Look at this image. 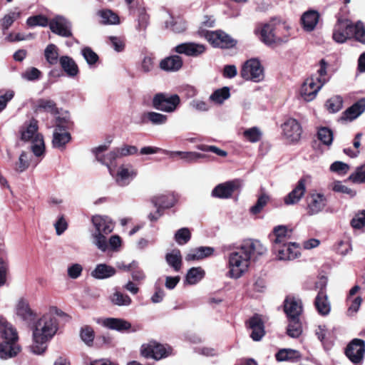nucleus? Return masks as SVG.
<instances>
[{"label":"nucleus","mask_w":365,"mask_h":365,"mask_svg":"<svg viewBox=\"0 0 365 365\" xmlns=\"http://www.w3.org/2000/svg\"><path fill=\"white\" fill-rule=\"evenodd\" d=\"M267 248L259 240H247L228 255L227 275L232 279L240 278L247 270L252 259L264 255Z\"/></svg>","instance_id":"nucleus-1"},{"label":"nucleus","mask_w":365,"mask_h":365,"mask_svg":"<svg viewBox=\"0 0 365 365\" xmlns=\"http://www.w3.org/2000/svg\"><path fill=\"white\" fill-rule=\"evenodd\" d=\"M57 319L46 314L39 318L32 329V343L29 351L34 354H43L47 349L48 342L58 331Z\"/></svg>","instance_id":"nucleus-2"},{"label":"nucleus","mask_w":365,"mask_h":365,"mask_svg":"<svg viewBox=\"0 0 365 365\" xmlns=\"http://www.w3.org/2000/svg\"><path fill=\"white\" fill-rule=\"evenodd\" d=\"M91 222L95 228L92 233L93 243L101 251L108 248L106 235L114 229V222L106 215H96L91 217Z\"/></svg>","instance_id":"nucleus-3"},{"label":"nucleus","mask_w":365,"mask_h":365,"mask_svg":"<svg viewBox=\"0 0 365 365\" xmlns=\"http://www.w3.org/2000/svg\"><path fill=\"white\" fill-rule=\"evenodd\" d=\"M21 139L31 144V150L36 157H43L45 153L43 137L38 132V121L32 119L21 128Z\"/></svg>","instance_id":"nucleus-4"},{"label":"nucleus","mask_w":365,"mask_h":365,"mask_svg":"<svg viewBox=\"0 0 365 365\" xmlns=\"http://www.w3.org/2000/svg\"><path fill=\"white\" fill-rule=\"evenodd\" d=\"M141 355L147 359L160 360L173 354V349L168 344H162L155 341L143 344L140 347Z\"/></svg>","instance_id":"nucleus-5"},{"label":"nucleus","mask_w":365,"mask_h":365,"mask_svg":"<svg viewBox=\"0 0 365 365\" xmlns=\"http://www.w3.org/2000/svg\"><path fill=\"white\" fill-rule=\"evenodd\" d=\"M180 104V98L177 94L166 93H156L153 98V106L160 111L173 113Z\"/></svg>","instance_id":"nucleus-6"},{"label":"nucleus","mask_w":365,"mask_h":365,"mask_svg":"<svg viewBox=\"0 0 365 365\" xmlns=\"http://www.w3.org/2000/svg\"><path fill=\"white\" fill-rule=\"evenodd\" d=\"M109 173L118 186H128L137 176V170L130 163H122L115 170L109 168Z\"/></svg>","instance_id":"nucleus-7"},{"label":"nucleus","mask_w":365,"mask_h":365,"mask_svg":"<svg viewBox=\"0 0 365 365\" xmlns=\"http://www.w3.org/2000/svg\"><path fill=\"white\" fill-rule=\"evenodd\" d=\"M240 76L246 81L258 83L264 78V69L258 59L251 58L242 65Z\"/></svg>","instance_id":"nucleus-8"},{"label":"nucleus","mask_w":365,"mask_h":365,"mask_svg":"<svg viewBox=\"0 0 365 365\" xmlns=\"http://www.w3.org/2000/svg\"><path fill=\"white\" fill-rule=\"evenodd\" d=\"M207 41L214 47L221 48H233L237 41L222 31H206L204 34Z\"/></svg>","instance_id":"nucleus-9"},{"label":"nucleus","mask_w":365,"mask_h":365,"mask_svg":"<svg viewBox=\"0 0 365 365\" xmlns=\"http://www.w3.org/2000/svg\"><path fill=\"white\" fill-rule=\"evenodd\" d=\"M275 31L274 20L265 24L261 31V40L267 45H280L287 42V34L281 35Z\"/></svg>","instance_id":"nucleus-10"},{"label":"nucleus","mask_w":365,"mask_h":365,"mask_svg":"<svg viewBox=\"0 0 365 365\" xmlns=\"http://www.w3.org/2000/svg\"><path fill=\"white\" fill-rule=\"evenodd\" d=\"M282 135L289 143H297L302 136V128L300 123L294 118L287 119L282 125Z\"/></svg>","instance_id":"nucleus-11"},{"label":"nucleus","mask_w":365,"mask_h":365,"mask_svg":"<svg viewBox=\"0 0 365 365\" xmlns=\"http://www.w3.org/2000/svg\"><path fill=\"white\" fill-rule=\"evenodd\" d=\"M323 86L319 84L314 76L307 78L299 88V96L306 102L314 101Z\"/></svg>","instance_id":"nucleus-12"},{"label":"nucleus","mask_w":365,"mask_h":365,"mask_svg":"<svg viewBox=\"0 0 365 365\" xmlns=\"http://www.w3.org/2000/svg\"><path fill=\"white\" fill-rule=\"evenodd\" d=\"M345 354L354 364H361L365 354V341L354 339L346 346Z\"/></svg>","instance_id":"nucleus-13"},{"label":"nucleus","mask_w":365,"mask_h":365,"mask_svg":"<svg viewBox=\"0 0 365 365\" xmlns=\"http://www.w3.org/2000/svg\"><path fill=\"white\" fill-rule=\"evenodd\" d=\"M273 253L278 260L287 261L293 260L299 257L301 255L299 245L295 242H287L272 250Z\"/></svg>","instance_id":"nucleus-14"},{"label":"nucleus","mask_w":365,"mask_h":365,"mask_svg":"<svg viewBox=\"0 0 365 365\" xmlns=\"http://www.w3.org/2000/svg\"><path fill=\"white\" fill-rule=\"evenodd\" d=\"M344 40L354 38L358 41L365 43V28L362 22L358 21L353 24L348 20L344 19Z\"/></svg>","instance_id":"nucleus-15"},{"label":"nucleus","mask_w":365,"mask_h":365,"mask_svg":"<svg viewBox=\"0 0 365 365\" xmlns=\"http://www.w3.org/2000/svg\"><path fill=\"white\" fill-rule=\"evenodd\" d=\"M292 236V230L285 225H277L273 228L272 234L269 235L272 241V250L289 242Z\"/></svg>","instance_id":"nucleus-16"},{"label":"nucleus","mask_w":365,"mask_h":365,"mask_svg":"<svg viewBox=\"0 0 365 365\" xmlns=\"http://www.w3.org/2000/svg\"><path fill=\"white\" fill-rule=\"evenodd\" d=\"M307 213L314 215L322 212L327 205V198L323 193L313 191L309 194L307 200Z\"/></svg>","instance_id":"nucleus-17"},{"label":"nucleus","mask_w":365,"mask_h":365,"mask_svg":"<svg viewBox=\"0 0 365 365\" xmlns=\"http://www.w3.org/2000/svg\"><path fill=\"white\" fill-rule=\"evenodd\" d=\"M50 29L53 33L63 37H69L72 35L71 28V23L62 16H56L49 22Z\"/></svg>","instance_id":"nucleus-18"},{"label":"nucleus","mask_w":365,"mask_h":365,"mask_svg":"<svg viewBox=\"0 0 365 365\" xmlns=\"http://www.w3.org/2000/svg\"><path fill=\"white\" fill-rule=\"evenodd\" d=\"M16 314L26 323H30L36 317V313L31 309L27 300L20 299L16 305Z\"/></svg>","instance_id":"nucleus-19"},{"label":"nucleus","mask_w":365,"mask_h":365,"mask_svg":"<svg viewBox=\"0 0 365 365\" xmlns=\"http://www.w3.org/2000/svg\"><path fill=\"white\" fill-rule=\"evenodd\" d=\"M175 52L180 54H185L189 56H197L205 51V46L203 44L195 43H183L175 48Z\"/></svg>","instance_id":"nucleus-20"},{"label":"nucleus","mask_w":365,"mask_h":365,"mask_svg":"<svg viewBox=\"0 0 365 365\" xmlns=\"http://www.w3.org/2000/svg\"><path fill=\"white\" fill-rule=\"evenodd\" d=\"M177 201L178 198L173 192L158 194L152 198V202L160 210L162 209H168L173 207Z\"/></svg>","instance_id":"nucleus-21"},{"label":"nucleus","mask_w":365,"mask_h":365,"mask_svg":"<svg viewBox=\"0 0 365 365\" xmlns=\"http://www.w3.org/2000/svg\"><path fill=\"white\" fill-rule=\"evenodd\" d=\"M319 284L321 285V288L316 297L315 305L319 314L326 315L330 312V304L327 300V296L323 290V288L326 285V280H320V282L317 284V287Z\"/></svg>","instance_id":"nucleus-22"},{"label":"nucleus","mask_w":365,"mask_h":365,"mask_svg":"<svg viewBox=\"0 0 365 365\" xmlns=\"http://www.w3.org/2000/svg\"><path fill=\"white\" fill-rule=\"evenodd\" d=\"M0 337L1 341H19L16 328L4 318H0Z\"/></svg>","instance_id":"nucleus-23"},{"label":"nucleus","mask_w":365,"mask_h":365,"mask_svg":"<svg viewBox=\"0 0 365 365\" xmlns=\"http://www.w3.org/2000/svg\"><path fill=\"white\" fill-rule=\"evenodd\" d=\"M106 149L107 147L106 145H101L95 148L94 153L96 155V158L98 162L107 166L108 169L113 168L111 165L113 162L118 158V153L115 149L106 154H104L103 153L106 150Z\"/></svg>","instance_id":"nucleus-24"},{"label":"nucleus","mask_w":365,"mask_h":365,"mask_svg":"<svg viewBox=\"0 0 365 365\" xmlns=\"http://www.w3.org/2000/svg\"><path fill=\"white\" fill-rule=\"evenodd\" d=\"M18 341H1L0 343V359L6 360L14 358L21 351Z\"/></svg>","instance_id":"nucleus-25"},{"label":"nucleus","mask_w":365,"mask_h":365,"mask_svg":"<svg viewBox=\"0 0 365 365\" xmlns=\"http://www.w3.org/2000/svg\"><path fill=\"white\" fill-rule=\"evenodd\" d=\"M284 312L289 319L299 318L302 312V301L295 297H287L284 302Z\"/></svg>","instance_id":"nucleus-26"},{"label":"nucleus","mask_w":365,"mask_h":365,"mask_svg":"<svg viewBox=\"0 0 365 365\" xmlns=\"http://www.w3.org/2000/svg\"><path fill=\"white\" fill-rule=\"evenodd\" d=\"M98 322L110 329L119 331L128 330L131 327L129 322L119 318H105L99 319Z\"/></svg>","instance_id":"nucleus-27"},{"label":"nucleus","mask_w":365,"mask_h":365,"mask_svg":"<svg viewBox=\"0 0 365 365\" xmlns=\"http://www.w3.org/2000/svg\"><path fill=\"white\" fill-rule=\"evenodd\" d=\"M365 111V98H362L344 111V120L352 121Z\"/></svg>","instance_id":"nucleus-28"},{"label":"nucleus","mask_w":365,"mask_h":365,"mask_svg":"<svg viewBox=\"0 0 365 365\" xmlns=\"http://www.w3.org/2000/svg\"><path fill=\"white\" fill-rule=\"evenodd\" d=\"M319 19V14L314 10L304 12L301 17V23L304 31H312L317 26Z\"/></svg>","instance_id":"nucleus-29"},{"label":"nucleus","mask_w":365,"mask_h":365,"mask_svg":"<svg viewBox=\"0 0 365 365\" xmlns=\"http://www.w3.org/2000/svg\"><path fill=\"white\" fill-rule=\"evenodd\" d=\"M160 68L167 72H175L182 66V60L179 56H171L160 61Z\"/></svg>","instance_id":"nucleus-30"},{"label":"nucleus","mask_w":365,"mask_h":365,"mask_svg":"<svg viewBox=\"0 0 365 365\" xmlns=\"http://www.w3.org/2000/svg\"><path fill=\"white\" fill-rule=\"evenodd\" d=\"M214 248L211 247H198L190 250L185 256L186 261H197L211 256Z\"/></svg>","instance_id":"nucleus-31"},{"label":"nucleus","mask_w":365,"mask_h":365,"mask_svg":"<svg viewBox=\"0 0 365 365\" xmlns=\"http://www.w3.org/2000/svg\"><path fill=\"white\" fill-rule=\"evenodd\" d=\"M236 187L233 181L226 182L217 185L212 191V195L218 198H229Z\"/></svg>","instance_id":"nucleus-32"},{"label":"nucleus","mask_w":365,"mask_h":365,"mask_svg":"<svg viewBox=\"0 0 365 365\" xmlns=\"http://www.w3.org/2000/svg\"><path fill=\"white\" fill-rule=\"evenodd\" d=\"M306 191L305 182L303 180L299 181L295 188L284 197L286 205L297 203L304 196Z\"/></svg>","instance_id":"nucleus-33"},{"label":"nucleus","mask_w":365,"mask_h":365,"mask_svg":"<svg viewBox=\"0 0 365 365\" xmlns=\"http://www.w3.org/2000/svg\"><path fill=\"white\" fill-rule=\"evenodd\" d=\"M71 140V135L66 129L55 128L53 133L52 144L56 148H63Z\"/></svg>","instance_id":"nucleus-34"},{"label":"nucleus","mask_w":365,"mask_h":365,"mask_svg":"<svg viewBox=\"0 0 365 365\" xmlns=\"http://www.w3.org/2000/svg\"><path fill=\"white\" fill-rule=\"evenodd\" d=\"M250 328L252 329L251 337L255 341L260 340L264 334V325L259 316H255L249 321Z\"/></svg>","instance_id":"nucleus-35"},{"label":"nucleus","mask_w":365,"mask_h":365,"mask_svg":"<svg viewBox=\"0 0 365 365\" xmlns=\"http://www.w3.org/2000/svg\"><path fill=\"white\" fill-rule=\"evenodd\" d=\"M115 274V269L106 264H99L91 272V276L96 279H103L110 277Z\"/></svg>","instance_id":"nucleus-36"},{"label":"nucleus","mask_w":365,"mask_h":365,"mask_svg":"<svg viewBox=\"0 0 365 365\" xmlns=\"http://www.w3.org/2000/svg\"><path fill=\"white\" fill-rule=\"evenodd\" d=\"M31 158L29 152L22 151L14 164V170L18 173L26 171L31 165Z\"/></svg>","instance_id":"nucleus-37"},{"label":"nucleus","mask_w":365,"mask_h":365,"mask_svg":"<svg viewBox=\"0 0 365 365\" xmlns=\"http://www.w3.org/2000/svg\"><path fill=\"white\" fill-rule=\"evenodd\" d=\"M101 23L105 25H118L120 21L118 15L110 9H103L98 11Z\"/></svg>","instance_id":"nucleus-38"},{"label":"nucleus","mask_w":365,"mask_h":365,"mask_svg":"<svg viewBox=\"0 0 365 365\" xmlns=\"http://www.w3.org/2000/svg\"><path fill=\"white\" fill-rule=\"evenodd\" d=\"M205 270L200 267L190 268L185 276V283L194 285L200 282L205 277Z\"/></svg>","instance_id":"nucleus-39"},{"label":"nucleus","mask_w":365,"mask_h":365,"mask_svg":"<svg viewBox=\"0 0 365 365\" xmlns=\"http://www.w3.org/2000/svg\"><path fill=\"white\" fill-rule=\"evenodd\" d=\"M167 263L174 269L175 271L178 272L182 266V255L180 251L178 249L173 250L165 255Z\"/></svg>","instance_id":"nucleus-40"},{"label":"nucleus","mask_w":365,"mask_h":365,"mask_svg":"<svg viewBox=\"0 0 365 365\" xmlns=\"http://www.w3.org/2000/svg\"><path fill=\"white\" fill-rule=\"evenodd\" d=\"M301 358L300 353L292 349H283L276 354V359L279 361H296Z\"/></svg>","instance_id":"nucleus-41"},{"label":"nucleus","mask_w":365,"mask_h":365,"mask_svg":"<svg viewBox=\"0 0 365 365\" xmlns=\"http://www.w3.org/2000/svg\"><path fill=\"white\" fill-rule=\"evenodd\" d=\"M59 61L62 68L69 76H75L78 74V66L71 58L66 56H62Z\"/></svg>","instance_id":"nucleus-42"},{"label":"nucleus","mask_w":365,"mask_h":365,"mask_svg":"<svg viewBox=\"0 0 365 365\" xmlns=\"http://www.w3.org/2000/svg\"><path fill=\"white\" fill-rule=\"evenodd\" d=\"M143 118L144 120H147L155 125L165 124L168 120V116L166 115L154 111L145 113Z\"/></svg>","instance_id":"nucleus-43"},{"label":"nucleus","mask_w":365,"mask_h":365,"mask_svg":"<svg viewBox=\"0 0 365 365\" xmlns=\"http://www.w3.org/2000/svg\"><path fill=\"white\" fill-rule=\"evenodd\" d=\"M287 333L292 338H298L302 334V327L299 318L289 319Z\"/></svg>","instance_id":"nucleus-44"},{"label":"nucleus","mask_w":365,"mask_h":365,"mask_svg":"<svg viewBox=\"0 0 365 365\" xmlns=\"http://www.w3.org/2000/svg\"><path fill=\"white\" fill-rule=\"evenodd\" d=\"M230 96V89L228 87H223L214 91L210 96V100L215 104H222L225 100Z\"/></svg>","instance_id":"nucleus-45"},{"label":"nucleus","mask_w":365,"mask_h":365,"mask_svg":"<svg viewBox=\"0 0 365 365\" xmlns=\"http://www.w3.org/2000/svg\"><path fill=\"white\" fill-rule=\"evenodd\" d=\"M80 337L87 346H91L95 337L93 329L87 325L82 327L80 330Z\"/></svg>","instance_id":"nucleus-46"},{"label":"nucleus","mask_w":365,"mask_h":365,"mask_svg":"<svg viewBox=\"0 0 365 365\" xmlns=\"http://www.w3.org/2000/svg\"><path fill=\"white\" fill-rule=\"evenodd\" d=\"M317 76H314L316 81L323 86L329 80L327 73V63L324 60L319 62V68L317 70Z\"/></svg>","instance_id":"nucleus-47"},{"label":"nucleus","mask_w":365,"mask_h":365,"mask_svg":"<svg viewBox=\"0 0 365 365\" xmlns=\"http://www.w3.org/2000/svg\"><path fill=\"white\" fill-rule=\"evenodd\" d=\"M110 302L117 306H128L131 304L130 297L126 294H123L120 292H115L110 297Z\"/></svg>","instance_id":"nucleus-48"},{"label":"nucleus","mask_w":365,"mask_h":365,"mask_svg":"<svg viewBox=\"0 0 365 365\" xmlns=\"http://www.w3.org/2000/svg\"><path fill=\"white\" fill-rule=\"evenodd\" d=\"M342 106V98L334 96L326 101L325 107L329 113L338 112Z\"/></svg>","instance_id":"nucleus-49"},{"label":"nucleus","mask_w":365,"mask_h":365,"mask_svg":"<svg viewBox=\"0 0 365 365\" xmlns=\"http://www.w3.org/2000/svg\"><path fill=\"white\" fill-rule=\"evenodd\" d=\"M191 237V232L190 230L187 227H183L179 229L175 234V240L176 242L180 245H182L186 244Z\"/></svg>","instance_id":"nucleus-50"},{"label":"nucleus","mask_w":365,"mask_h":365,"mask_svg":"<svg viewBox=\"0 0 365 365\" xmlns=\"http://www.w3.org/2000/svg\"><path fill=\"white\" fill-rule=\"evenodd\" d=\"M45 57L46 61L51 65L56 64L58 61V48L54 44H49L45 49Z\"/></svg>","instance_id":"nucleus-51"},{"label":"nucleus","mask_w":365,"mask_h":365,"mask_svg":"<svg viewBox=\"0 0 365 365\" xmlns=\"http://www.w3.org/2000/svg\"><path fill=\"white\" fill-rule=\"evenodd\" d=\"M21 16V12L16 9L6 14L1 21V26L4 30L8 29L13 22Z\"/></svg>","instance_id":"nucleus-52"},{"label":"nucleus","mask_w":365,"mask_h":365,"mask_svg":"<svg viewBox=\"0 0 365 365\" xmlns=\"http://www.w3.org/2000/svg\"><path fill=\"white\" fill-rule=\"evenodd\" d=\"M269 197L267 195L263 193L257 199V201L255 205L252 206L250 209V212L252 215H257L259 213L265 205L267 204Z\"/></svg>","instance_id":"nucleus-53"},{"label":"nucleus","mask_w":365,"mask_h":365,"mask_svg":"<svg viewBox=\"0 0 365 365\" xmlns=\"http://www.w3.org/2000/svg\"><path fill=\"white\" fill-rule=\"evenodd\" d=\"M318 139L326 145H330L333 140V134L327 128H321L317 133Z\"/></svg>","instance_id":"nucleus-54"},{"label":"nucleus","mask_w":365,"mask_h":365,"mask_svg":"<svg viewBox=\"0 0 365 365\" xmlns=\"http://www.w3.org/2000/svg\"><path fill=\"white\" fill-rule=\"evenodd\" d=\"M49 22L48 19L43 15L31 16L26 21V23L29 26H46L49 25Z\"/></svg>","instance_id":"nucleus-55"},{"label":"nucleus","mask_w":365,"mask_h":365,"mask_svg":"<svg viewBox=\"0 0 365 365\" xmlns=\"http://www.w3.org/2000/svg\"><path fill=\"white\" fill-rule=\"evenodd\" d=\"M70 125V115L68 112L61 113L56 118L55 128L67 130Z\"/></svg>","instance_id":"nucleus-56"},{"label":"nucleus","mask_w":365,"mask_h":365,"mask_svg":"<svg viewBox=\"0 0 365 365\" xmlns=\"http://www.w3.org/2000/svg\"><path fill=\"white\" fill-rule=\"evenodd\" d=\"M348 180L354 183L365 182V165L358 168L355 173L349 177Z\"/></svg>","instance_id":"nucleus-57"},{"label":"nucleus","mask_w":365,"mask_h":365,"mask_svg":"<svg viewBox=\"0 0 365 365\" xmlns=\"http://www.w3.org/2000/svg\"><path fill=\"white\" fill-rule=\"evenodd\" d=\"M41 72L36 68L31 67L21 73V78L29 81L37 80L40 78Z\"/></svg>","instance_id":"nucleus-58"},{"label":"nucleus","mask_w":365,"mask_h":365,"mask_svg":"<svg viewBox=\"0 0 365 365\" xmlns=\"http://www.w3.org/2000/svg\"><path fill=\"white\" fill-rule=\"evenodd\" d=\"M262 133L256 128H251L244 132V136L251 143H256L261 138Z\"/></svg>","instance_id":"nucleus-59"},{"label":"nucleus","mask_w":365,"mask_h":365,"mask_svg":"<svg viewBox=\"0 0 365 365\" xmlns=\"http://www.w3.org/2000/svg\"><path fill=\"white\" fill-rule=\"evenodd\" d=\"M274 27L275 31H278V34H280L281 35H286L287 34V40L289 39V37L290 36V29L291 26L290 25L287 23L286 21H282L281 20H274Z\"/></svg>","instance_id":"nucleus-60"},{"label":"nucleus","mask_w":365,"mask_h":365,"mask_svg":"<svg viewBox=\"0 0 365 365\" xmlns=\"http://www.w3.org/2000/svg\"><path fill=\"white\" fill-rule=\"evenodd\" d=\"M332 38L336 43H342V21L340 16L337 17V21L334 26Z\"/></svg>","instance_id":"nucleus-61"},{"label":"nucleus","mask_w":365,"mask_h":365,"mask_svg":"<svg viewBox=\"0 0 365 365\" xmlns=\"http://www.w3.org/2000/svg\"><path fill=\"white\" fill-rule=\"evenodd\" d=\"M82 55L89 65H93L98 60V55L89 47L82 49Z\"/></svg>","instance_id":"nucleus-62"},{"label":"nucleus","mask_w":365,"mask_h":365,"mask_svg":"<svg viewBox=\"0 0 365 365\" xmlns=\"http://www.w3.org/2000/svg\"><path fill=\"white\" fill-rule=\"evenodd\" d=\"M37 106L39 109H43L45 111L52 113H56L57 109L56 103L53 101L48 99L39 100Z\"/></svg>","instance_id":"nucleus-63"},{"label":"nucleus","mask_w":365,"mask_h":365,"mask_svg":"<svg viewBox=\"0 0 365 365\" xmlns=\"http://www.w3.org/2000/svg\"><path fill=\"white\" fill-rule=\"evenodd\" d=\"M351 225L354 228L360 229L365 225V210L356 215L351 220Z\"/></svg>","instance_id":"nucleus-64"}]
</instances>
